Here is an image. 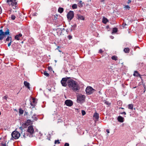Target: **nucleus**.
Returning <instances> with one entry per match:
<instances>
[{
  "label": "nucleus",
  "instance_id": "nucleus-29",
  "mask_svg": "<svg viewBox=\"0 0 146 146\" xmlns=\"http://www.w3.org/2000/svg\"><path fill=\"white\" fill-rule=\"evenodd\" d=\"M22 126H23V127L24 128L26 127H27V123H23L22 124Z\"/></svg>",
  "mask_w": 146,
  "mask_h": 146
},
{
  "label": "nucleus",
  "instance_id": "nucleus-35",
  "mask_svg": "<svg viewBox=\"0 0 146 146\" xmlns=\"http://www.w3.org/2000/svg\"><path fill=\"white\" fill-rule=\"evenodd\" d=\"M30 104L31 106H33V107H34V106H35V104L32 103L31 102Z\"/></svg>",
  "mask_w": 146,
  "mask_h": 146
},
{
  "label": "nucleus",
  "instance_id": "nucleus-11",
  "mask_svg": "<svg viewBox=\"0 0 146 146\" xmlns=\"http://www.w3.org/2000/svg\"><path fill=\"white\" fill-rule=\"evenodd\" d=\"M133 75L137 77H139L142 79V77H141V75L138 73V71H134Z\"/></svg>",
  "mask_w": 146,
  "mask_h": 146
},
{
  "label": "nucleus",
  "instance_id": "nucleus-6",
  "mask_svg": "<svg viewBox=\"0 0 146 146\" xmlns=\"http://www.w3.org/2000/svg\"><path fill=\"white\" fill-rule=\"evenodd\" d=\"M7 3L9 5H11L12 6L14 7L13 9H15L16 8V5L17 4L16 0H7Z\"/></svg>",
  "mask_w": 146,
  "mask_h": 146
},
{
  "label": "nucleus",
  "instance_id": "nucleus-4",
  "mask_svg": "<svg viewBox=\"0 0 146 146\" xmlns=\"http://www.w3.org/2000/svg\"><path fill=\"white\" fill-rule=\"evenodd\" d=\"M12 138L11 139L14 140L13 139H18L20 136V134L17 131H14L12 132L11 133Z\"/></svg>",
  "mask_w": 146,
  "mask_h": 146
},
{
  "label": "nucleus",
  "instance_id": "nucleus-37",
  "mask_svg": "<svg viewBox=\"0 0 146 146\" xmlns=\"http://www.w3.org/2000/svg\"><path fill=\"white\" fill-rule=\"evenodd\" d=\"M12 40H11V41H10V42L8 44V47H9L10 45H11V44L12 43Z\"/></svg>",
  "mask_w": 146,
  "mask_h": 146
},
{
  "label": "nucleus",
  "instance_id": "nucleus-5",
  "mask_svg": "<svg viewBox=\"0 0 146 146\" xmlns=\"http://www.w3.org/2000/svg\"><path fill=\"white\" fill-rule=\"evenodd\" d=\"M85 96L84 95H79L77 96V102L78 103H82L85 101Z\"/></svg>",
  "mask_w": 146,
  "mask_h": 146
},
{
  "label": "nucleus",
  "instance_id": "nucleus-57",
  "mask_svg": "<svg viewBox=\"0 0 146 146\" xmlns=\"http://www.w3.org/2000/svg\"><path fill=\"white\" fill-rule=\"evenodd\" d=\"M23 41L22 42V43H23Z\"/></svg>",
  "mask_w": 146,
  "mask_h": 146
},
{
  "label": "nucleus",
  "instance_id": "nucleus-7",
  "mask_svg": "<svg viewBox=\"0 0 146 146\" xmlns=\"http://www.w3.org/2000/svg\"><path fill=\"white\" fill-rule=\"evenodd\" d=\"M96 90L90 86H88L86 89V92L87 94L90 95L92 94Z\"/></svg>",
  "mask_w": 146,
  "mask_h": 146
},
{
  "label": "nucleus",
  "instance_id": "nucleus-28",
  "mask_svg": "<svg viewBox=\"0 0 146 146\" xmlns=\"http://www.w3.org/2000/svg\"><path fill=\"white\" fill-rule=\"evenodd\" d=\"M23 112H24L23 110H22L21 109H19V113L20 114H23Z\"/></svg>",
  "mask_w": 146,
  "mask_h": 146
},
{
  "label": "nucleus",
  "instance_id": "nucleus-14",
  "mask_svg": "<svg viewBox=\"0 0 146 146\" xmlns=\"http://www.w3.org/2000/svg\"><path fill=\"white\" fill-rule=\"evenodd\" d=\"M24 83L25 86L27 87L28 89L30 90V84L29 82L25 81L24 82Z\"/></svg>",
  "mask_w": 146,
  "mask_h": 146
},
{
  "label": "nucleus",
  "instance_id": "nucleus-55",
  "mask_svg": "<svg viewBox=\"0 0 146 146\" xmlns=\"http://www.w3.org/2000/svg\"><path fill=\"white\" fill-rule=\"evenodd\" d=\"M33 112H32L31 111V114H32V113Z\"/></svg>",
  "mask_w": 146,
  "mask_h": 146
},
{
  "label": "nucleus",
  "instance_id": "nucleus-56",
  "mask_svg": "<svg viewBox=\"0 0 146 146\" xmlns=\"http://www.w3.org/2000/svg\"><path fill=\"white\" fill-rule=\"evenodd\" d=\"M121 108L122 109H124V108Z\"/></svg>",
  "mask_w": 146,
  "mask_h": 146
},
{
  "label": "nucleus",
  "instance_id": "nucleus-1",
  "mask_svg": "<svg viewBox=\"0 0 146 146\" xmlns=\"http://www.w3.org/2000/svg\"><path fill=\"white\" fill-rule=\"evenodd\" d=\"M68 85L70 88L75 92L78 91L80 89V87L77 83L73 79L68 80Z\"/></svg>",
  "mask_w": 146,
  "mask_h": 146
},
{
  "label": "nucleus",
  "instance_id": "nucleus-32",
  "mask_svg": "<svg viewBox=\"0 0 146 146\" xmlns=\"http://www.w3.org/2000/svg\"><path fill=\"white\" fill-rule=\"evenodd\" d=\"M60 142L59 141V140H55L54 142V143L55 144H56L57 143V144H59L60 143Z\"/></svg>",
  "mask_w": 146,
  "mask_h": 146
},
{
  "label": "nucleus",
  "instance_id": "nucleus-3",
  "mask_svg": "<svg viewBox=\"0 0 146 146\" xmlns=\"http://www.w3.org/2000/svg\"><path fill=\"white\" fill-rule=\"evenodd\" d=\"M9 30L7 28H6L5 32H3L2 30H0V40H2L5 36L9 35Z\"/></svg>",
  "mask_w": 146,
  "mask_h": 146
},
{
  "label": "nucleus",
  "instance_id": "nucleus-54",
  "mask_svg": "<svg viewBox=\"0 0 146 146\" xmlns=\"http://www.w3.org/2000/svg\"><path fill=\"white\" fill-rule=\"evenodd\" d=\"M104 1V0H101V1Z\"/></svg>",
  "mask_w": 146,
  "mask_h": 146
},
{
  "label": "nucleus",
  "instance_id": "nucleus-49",
  "mask_svg": "<svg viewBox=\"0 0 146 146\" xmlns=\"http://www.w3.org/2000/svg\"><path fill=\"white\" fill-rule=\"evenodd\" d=\"M35 100L34 99H33V103L34 104H35Z\"/></svg>",
  "mask_w": 146,
  "mask_h": 146
},
{
  "label": "nucleus",
  "instance_id": "nucleus-12",
  "mask_svg": "<svg viewBox=\"0 0 146 146\" xmlns=\"http://www.w3.org/2000/svg\"><path fill=\"white\" fill-rule=\"evenodd\" d=\"M22 36V34L21 33H19L18 35H17L15 36V39L17 40H19L20 38V37H21Z\"/></svg>",
  "mask_w": 146,
  "mask_h": 146
},
{
  "label": "nucleus",
  "instance_id": "nucleus-10",
  "mask_svg": "<svg viewBox=\"0 0 146 146\" xmlns=\"http://www.w3.org/2000/svg\"><path fill=\"white\" fill-rule=\"evenodd\" d=\"M65 104L67 106L69 107L72 106L73 104L72 101L69 100H66L65 101Z\"/></svg>",
  "mask_w": 146,
  "mask_h": 146
},
{
  "label": "nucleus",
  "instance_id": "nucleus-33",
  "mask_svg": "<svg viewBox=\"0 0 146 146\" xmlns=\"http://www.w3.org/2000/svg\"><path fill=\"white\" fill-rule=\"evenodd\" d=\"M15 18H16V17L15 15H11V19H12L13 20H15Z\"/></svg>",
  "mask_w": 146,
  "mask_h": 146
},
{
  "label": "nucleus",
  "instance_id": "nucleus-19",
  "mask_svg": "<svg viewBox=\"0 0 146 146\" xmlns=\"http://www.w3.org/2000/svg\"><path fill=\"white\" fill-rule=\"evenodd\" d=\"M124 51L125 53H128L129 52L130 49L128 48H126L124 49Z\"/></svg>",
  "mask_w": 146,
  "mask_h": 146
},
{
  "label": "nucleus",
  "instance_id": "nucleus-30",
  "mask_svg": "<svg viewBox=\"0 0 146 146\" xmlns=\"http://www.w3.org/2000/svg\"><path fill=\"white\" fill-rule=\"evenodd\" d=\"M48 69L50 71H52V69L51 66H49L48 67Z\"/></svg>",
  "mask_w": 146,
  "mask_h": 146
},
{
  "label": "nucleus",
  "instance_id": "nucleus-9",
  "mask_svg": "<svg viewBox=\"0 0 146 146\" xmlns=\"http://www.w3.org/2000/svg\"><path fill=\"white\" fill-rule=\"evenodd\" d=\"M74 12L73 11H70L67 14V18L70 21H71L74 17Z\"/></svg>",
  "mask_w": 146,
  "mask_h": 146
},
{
  "label": "nucleus",
  "instance_id": "nucleus-23",
  "mask_svg": "<svg viewBox=\"0 0 146 146\" xmlns=\"http://www.w3.org/2000/svg\"><path fill=\"white\" fill-rule=\"evenodd\" d=\"M111 59L113 60L116 61L117 60V57L116 56H112Z\"/></svg>",
  "mask_w": 146,
  "mask_h": 146
},
{
  "label": "nucleus",
  "instance_id": "nucleus-26",
  "mask_svg": "<svg viewBox=\"0 0 146 146\" xmlns=\"http://www.w3.org/2000/svg\"><path fill=\"white\" fill-rule=\"evenodd\" d=\"M117 31V29L116 28H113L112 30V33H115Z\"/></svg>",
  "mask_w": 146,
  "mask_h": 146
},
{
  "label": "nucleus",
  "instance_id": "nucleus-41",
  "mask_svg": "<svg viewBox=\"0 0 146 146\" xmlns=\"http://www.w3.org/2000/svg\"><path fill=\"white\" fill-rule=\"evenodd\" d=\"M69 144L68 143H65L64 144V146H69Z\"/></svg>",
  "mask_w": 146,
  "mask_h": 146
},
{
  "label": "nucleus",
  "instance_id": "nucleus-27",
  "mask_svg": "<svg viewBox=\"0 0 146 146\" xmlns=\"http://www.w3.org/2000/svg\"><path fill=\"white\" fill-rule=\"evenodd\" d=\"M44 74L45 76L47 77H48L49 76V74L47 73L46 71L44 72Z\"/></svg>",
  "mask_w": 146,
  "mask_h": 146
},
{
  "label": "nucleus",
  "instance_id": "nucleus-25",
  "mask_svg": "<svg viewBox=\"0 0 146 146\" xmlns=\"http://www.w3.org/2000/svg\"><path fill=\"white\" fill-rule=\"evenodd\" d=\"M12 40V37L11 36H8L7 38L6 39V40L7 41H8L9 40Z\"/></svg>",
  "mask_w": 146,
  "mask_h": 146
},
{
  "label": "nucleus",
  "instance_id": "nucleus-46",
  "mask_svg": "<svg viewBox=\"0 0 146 146\" xmlns=\"http://www.w3.org/2000/svg\"><path fill=\"white\" fill-rule=\"evenodd\" d=\"M7 97L6 96H5L3 97V98L7 100Z\"/></svg>",
  "mask_w": 146,
  "mask_h": 146
},
{
  "label": "nucleus",
  "instance_id": "nucleus-51",
  "mask_svg": "<svg viewBox=\"0 0 146 146\" xmlns=\"http://www.w3.org/2000/svg\"><path fill=\"white\" fill-rule=\"evenodd\" d=\"M60 29V30H61V31H62V29H59V28H58V29H57V30H58V29Z\"/></svg>",
  "mask_w": 146,
  "mask_h": 146
},
{
  "label": "nucleus",
  "instance_id": "nucleus-13",
  "mask_svg": "<svg viewBox=\"0 0 146 146\" xmlns=\"http://www.w3.org/2000/svg\"><path fill=\"white\" fill-rule=\"evenodd\" d=\"M124 118L121 116H119L117 118V120L120 122H123L124 121Z\"/></svg>",
  "mask_w": 146,
  "mask_h": 146
},
{
  "label": "nucleus",
  "instance_id": "nucleus-21",
  "mask_svg": "<svg viewBox=\"0 0 146 146\" xmlns=\"http://www.w3.org/2000/svg\"><path fill=\"white\" fill-rule=\"evenodd\" d=\"M58 11L59 13H62L64 11V9L62 8L59 7L58 9Z\"/></svg>",
  "mask_w": 146,
  "mask_h": 146
},
{
  "label": "nucleus",
  "instance_id": "nucleus-40",
  "mask_svg": "<svg viewBox=\"0 0 146 146\" xmlns=\"http://www.w3.org/2000/svg\"><path fill=\"white\" fill-rule=\"evenodd\" d=\"M31 122V120L30 119H28L27 120V122L26 123H30Z\"/></svg>",
  "mask_w": 146,
  "mask_h": 146
},
{
  "label": "nucleus",
  "instance_id": "nucleus-18",
  "mask_svg": "<svg viewBox=\"0 0 146 146\" xmlns=\"http://www.w3.org/2000/svg\"><path fill=\"white\" fill-rule=\"evenodd\" d=\"M102 21L104 23L106 24L108 21V20L105 17H104L103 18Z\"/></svg>",
  "mask_w": 146,
  "mask_h": 146
},
{
  "label": "nucleus",
  "instance_id": "nucleus-31",
  "mask_svg": "<svg viewBox=\"0 0 146 146\" xmlns=\"http://www.w3.org/2000/svg\"><path fill=\"white\" fill-rule=\"evenodd\" d=\"M81 112H82V115H84L86 113L85 111L84 110H82V111H81Z\"/></svg>",
  "mask_w": 146,
  "mask_h": 146
},
{
  "label": "nucleus",
  "instance_id": "nucleus-38",
  "mask_svg": "<svg viewBox=\"0 0 146 146\" xmlns=\"http://www.w3.org/2000/svg\"><path fill=\"white\" fill-rule=\"evenodd\" d=\"M103 52V51L102 49H100L99 51V53L101 54Z\"/></svg>",
  "mask_w": 146,
  "mask_h": 146
},
{
  "label": "nucleus",
  "instance_id": "nucleus-45",
  "mask_svg": "<svg viewBox=\"0 0 146 146\" xmlns=\"http://www.w3.org/2000/svg\"><path fill=\"white\" fill-rule=\"evenodd\" d=\"M131 0H128L127 2V3L128 4H129L131 2Z\"/></svg>",
  "mask_w": 146,
  "mask_h": 146
},
{
  "label": "nucleus",
  "instance_id": "nucleus-16",
  "mask_svg": "<svg viewBox=\"0 0 146 146\" xmlns=\"http://www.w3.org/2000/svg\"><path fill=\"white\" fill-rule=\"evenodd\" d=\"M31 118L32 119L33 121L34 120L37 121L38 119L35 113L31 117Z\"/></svg>",
  "mask_w": 146,
  "mask_h": 146
},
{
  "label": "nucleus",
  "instance_id": "nucleus-20",
  "mask_svg": "<svg viewBox=\"0 0 146 146\" xmlns=\"http://www.w3.org/2000/svg\"><path fill=\"white\" fill-rule=\"evenodd\" d=\"M83 3L82 1H80L78 4V6L79 7H82L83 6Z\"/></svg>",
  "mask_w": 146,
  "mask_h": 146
},
{
  "label": "nucleus",
  "instance_id": "nucleus-48",
  "mask_svg": "<svg viewBox=\"0 0 146 146\" xmlns=\"http://www.w3.org/2000/svg\"><path fill=\"white\" fill-rule=\"evenodd\" d=\"M106 131L108 133H110L109 130V129H107L106 130Z\"/></svg>",
  "mask_w": 146,
  "mask_h": 146
},
{
  "label": "nucleus",
  "instance_id": "nucleus-8",
  "mask_svg": "<svg viewBox=\"0 0 146 146\" xmlns=\"http://www.w3.org/2000/svg\"><path fill=\"white\" fill-rule=\"evenodd\" d=\"M68 78H63L61 81V83L62 86L66 87L68 85Z\"/></svg>",
  "mask_w": 146,
  "mask_h": 146
},
{
  "label": "nucleus",
  "instance_id": "nucleus-52",
  "mask_svg": "<svg viewBox=\"0 0 146 146\" xmlns=\"http://www.w3.org/2000/svg\"><path fill=\"white\" fill-rule=\"evenodd\" d=\"M27 114H28V113L26 112H25V115L26 114V115H27Z\"/></svg>",
  "mask_w": 146,
  "mask_h": 146
},
{
  "label": "nucleus",
  "instance_id": "nucleus-17",
  "mask_svg": "<svg viewBox=\"0 0 146 146\" xmlns=\"http://www.w3.org/2000/svg\"><path fill=\"white\" fill-rule=\"evenodd\" d=\"M93 116L95 118L96 120L98 119L99 116V114L98 113L96 112L95 113H94Z\"/></svg>",
  "mask_w": 146,
  "mask_h": 146
},
{
  "label": "nucleus",
  "instance_id": "nucleus-15",
  "mask_svg": "<svg viewBox=\"0 0 146 146\" xmlns=\"http://www.w3.org/2000/svg\"><path fill=\"white\" fill-rule=\"evenodd\" d=\"M77 16L78 17L77 18L78 20H85V18L83 16L79 15H77Z\"/></svg>",
  "mask_w": 146,
  "mask_h": 146
},
{
  "label": "nucleus",
  "instance_id": "nucleus-53",
  "mask_svg": "<svg viewBox=\"0 0 146 146\" xmlns=\"http://www.w3.org/2000/svg\"><path fill=\"white\" fill-rule=\"evenodd\" d=\"M105 103L106 104H107V105H108V102L107 103L106 102H105Z\"/></svg>",
  "mask_w": 146,
  "mask_h": 146
},
{
  "label": "nucleus",
  "instance_id": "nucleus-43",
  "mask_svg": "<svg viewBox=\"0 0 146 146\" xmlns=\"http://www.w3.org/2000/svg\"><path fill=\"white\" fill-rule=\"evenodd\" d=\"M143 87L145 89V90H144V92H145V90L146 86H145V84H143Z\"/></svg>",
  "mask_w": 146,
  "mask_h": 146
},
{
  "label": "nucleus",
  "instance_id": "nucleus-50",
  "mask_svg": "<svg viewBox=\"0 0 146 146\" xmlns=\"http://www.w3.org/2000/svg\"><path fill=\"white\" fill-rule=\"evenodd\" d=\"M110 37L111 39H113L114 38V37L112 36H111Z\"/></svg>",
  "mask_w": 146,
  "mask_h": 146
},
{
  "label": "nucleus",
  "instance_id": "nucleus-34",
  "mask_svg": "<svg viewBox=\"0 0 146 146\" xmlns=\"http://www.w3.org/2000/svg\"><path fill=\"white\" fill-rule=\"evenodd\" d=\"M125 7L126 9H128V10H129V9L130 8V7L128 5H125Z\"/></svg>",
  "mask_w": 146,
  "mask_h": 146
},
{
  "label": "nucleus",
  "instance_id": "nucleus-44",
  "mask_svg": "<svg viewBox=\"0 0 146 146\" xmlns=\"http://www.w3.org/2000/svg\"><path fill=\"white\" fill-rule=\"evenodd\" d=\"M24 127H19V129L21 130H22L23 129H24Z\"/></svg>",
  "mask_w": 146,
  "mask_h": 146
},
{
  "label": "nucleus",
  "instance_id": "nucleus-47",
  "mask_svg": "<svg viewBox=\"0 0 146 146\" xmlns=\"http://www.w3.org/2000/svg\"><path fill=\"white\" fill-rule=\"evenodd\" d=\"M121 114H124V115H126V113L125 111H124V112H121Z\"/></svg>",
  "mask_w": 146,
  "mask_h": 146
},
{
  "label": "nucleus",
  "instance_id": "nucleus-36",
  "mask_svg": "<svg viewBox=\"0 0 146 146\" xmlns=\"http://www.w3.org/2000/svg\"><path fill=\"white\" fill-rule=\"evenodd\" d=\"M68 39L70 40L72 38V36L70 35H68Z\"/></svg>",
  "mask_w": 146,
  "mask_h": 146
},
{
  "label": "nucleus",
  "instance_id": "nucleus-42",
  "mask_svg": "<svg viewBox=\"0 0 146 146\" xmlns=\"http://www.w3.org/2000/svg\"><path fill=\"white\" fill-rule=\"evenodd\" d=\"M2 146H6L5 143H1Z\"/></svg>",
  "mask_w": 146,
  "mask_h": 146
},
{
  "label": "nucleus",
  "instance_id": "nucleus-39",
  "mask_svg": "<svg viewBox=\"0 0 146 146\" xmlns=\"http://www.w3.org/2000/svg\"><path fill=\"white\" fill-rule=\"evenodd\" d=\"M54 19L55 20H56L57 19V17H58V15H54Z\"/></svg>",
  "mask_w": 146,
  "mask_h": 146
},
{
  "label": "nucleus",
  "instance_id": "nucleus-24",
  "mask_svg": "<svg viewBox=\"0 0 146 146\" xmlns=\"http://www.w3.org/2000/svg\"><path fill=\"white\" fill-rule=\"evenodd\" d=\"M72 7L73 9H76L77 7V5L76 4H74L72 6Z\"/></svg>",
  "mask_w": 146,
  "mask_h": 146
},
{
  "label": "nucleus",
  "instance_id": "nucleus-2",
  "mask_svg": "<svg viewBox=\"0 0 146 146\" xmlns=\"http://www.w3.org/2000/svg\"><path fill=\"white\" fill-rule=\"evenodd\" d=\"M34 131V130L33 126H29L27 130L24 133L23 137L24 138L28 136L30 137H33L32 134L33 133Z\"/></svg>",
  "mask_w": 146,
  "mask_h": 146
},
{
  "label": "nucleus",
  "instance_id": "nucleus-22",
  "mask_svg": "<svg viewBox=\"0 0 146 146\" xmlns=\"http://www.w3.org/2000/svg\"><path fill=\"white\" fill-rule=\"evenodd\" d=\"M128 108L132 110L133 109V105L132 104H129L128 105Z\"/></svg>",
  "mask_w": 146,
  "mask_h": 146
}]
</instances>
